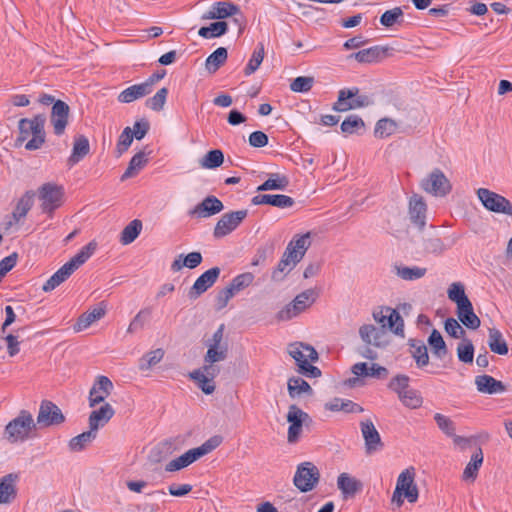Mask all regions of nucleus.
<instances>
[{
  "mask_svg": "<svg viewBox=\"0 0 512 512\" xmlns=\"http://www.w3.org/2000/svg\"><path fill=\"white\" fill-rule=\"evenodd\" d=\"M189 378L192 379L197 384L198 388L207 395L212 394L216 389L213 380L196 369L189 373Z\"/></svg>",
  "mask_w": 512,
  "mask_h": 512,
  "instance_id": "nucleus-51",
  "label": "nucleus"
},
{
  "mask_svg": "<svg viewBox=\"0 0 512 512\" xmlns=\"http://www.w3.org/2000/svg\"><path fill=\"white\" fill-rule=\"evenodd\" d=\"M18 479L19 476L15 473H9L0 479V504L7 505L16 499Z\"/></svg>",
  "mask_w": 512,
  "mask_h": 512,
  "instance_id": "nucleus-21",
  "label": "nucleus"
},
{
  "mask_svg": "<svg viewBox=\"0 0 512 512\" xmlns=\"http://www.w3.org/2000/svg\"><path fill=\"white\" fill-rule=\"evenodd\" d=\"M246 209L225 213L221 216L214 227L215 238H222L233 232L247 217Z\"/></svg>",
  "mask_w": 512,
  "mask_h": 512,
  "instance_id": "nucleus-8",
  "label": "nucleus"
},
{
  "mask_svg": "<svg viewBox=\"0 0 512 512\" xmlns=\"http://www.w3.org/2000/svg\"><path fill=\"white\" fill-rule=\"evenodd\" d=\"M483 451L479 447L475 453L472 454L470 461L466 465L462 478L463 480H472L474 481L478 476V471L483 463Z\"/></svg>",
  "mask_w": 512,
  "mask_h": 512,
  "instance_id": "nucleus-39",
  "label": "nucleus"
},
{
  "mask_svg": "<svg viewBox=\"0 0 512 512\" xmlns=\"http://www.w3.org/2000/svg\"><path fill=\"white\" fill-rule=\"evenodd\" d=\"M148 86L143 83L132 85L124 89L118 96V101L121 103H131L137 99L143 98L150 94Z\"/></svg>",
  "mask_w": 512,
  "mask_h": 512,
  "instance_id": "nucleus-35",
  "label": "nucleus"
},
{
  "mask_svg": "<svg viewBox=\"0 0 512 512\" xmlns=\"http://www.w3.org/2000/svg\"><path fill=\"white\" fill-rule=\"evenodd\" d=\"M112 390V381L106 376H98L89 392V406L95 407L102 403L111 394Z\"/></svg>",
  "mask_w": 512,
  "mask_h": 512,
  "instance_id": "nucleus-17",
  "label": "nucleus"
},
{
  "mask_svg": "<svg viewBox=\"0 0 512 512\" xmlns=\"http://www.w3.org/2000/svg\"><path fill=\"white\" fill-rule=\"evenodd\" d=\"M386 326H388L396 335L403 336L404 334V321L400 314L390 307H385Z\"/></svg>",
  "mask_w": 512,
  "mask_h": 512,
  "instance_id": "nucleus-49",
  "label": "nucleus"
},
{
  "mask_svg": "<svg viewBox=\"0 0 512 512\" xmlns=\"http://www.w3.org/2000/svg\"><path fill=\"white\" fill-rule=\"evenodd\" d=\"M133 142V132L132 128L126 127L122 133L120 134L116 148H115V156L120 157L122 156L130 147V145Z\"/></svg>",
  "mask_w": 512,
  "mask_h": 512,
  "instance_id": "nucleus-58",
  "label": "nucleus"
},
{
  "mask_svg": "<svg viewBox=\"0 0 512 512\" xmlns=\"http://www.w3.org/2000/svg\"><path fill=\"white\" fill-rule=\"evenodd\" d=\"M202 261V254L197 251L191 252L187 255L180 254L171 263V270L173 272H179L184 267L194 269L197 266H199L202 263Z\"/></svg>",
  "mask_w": 512,
  "mask_h": 512,
  "instance_id": "nucleus-28",
  "label": "nucleus"
},
{
  "mask_svg": "<svg viewBox=\"0 0 512 512\" xmlns=\"http://www.w3.org/2000/svg\"><path fill=\"white\" fill-rule=\"evenodd\" d=\"M264 53V45L262 43H258L247 66L244 69V74L246 76L253 74L259 68L264 59Z\"/></svg>",
  "mask_w": 512,
  "mask_h": 512,
  "instance_id": "nucleus-53",
  "label": "nucleus"
},
{
  "mask_svg": "<svg viewBox=\"0 0 512 512\" xmlns=\"http://www.w3.org/2000/svg\"><path fill=\"white\" fill-rule=\"evenodd\" d=\"M396 270H397V273H396L397 276H399L400 278H402L403 280H406V281H413V280L420 279L427 272L426 268H422V267H418V266H414V267L401 266V267H396Z\"/></svg>",
  "mask_w": 512,
  "mask_h": 512,
  "instance_id": "nucleus-55",
  "label": "nucleus"
},
{
  "mask_svg": "<svg viewBox=\"0 0 512 512\" xmlns=\"http://www.w3.org/2000/svg\"><path fill=\"white\" fill-rule=\"evenodd\" d=\"M97 437V432L89 428L73 438L70 439L68 447L72 452H80L84 450L89 444H91Z\"/></svg>",
  "mask_w": 512,
  "mask_h": 512,
  "instance_id": "nucleus-40",
  "label": "nucleus"
},
{
  "mask_svg": "<svg viewBox=\"0 0 512 512\" xmlns=\"http://www.w3.org/2000/svg\"><path fill=\"white\" fill-rule=\"evenodd\" d=\"M64 421L65 417L57 405L48 400L42 401L37 416V423L39 425L48 427L59 425Z\"/></svg>",
  "mask_w": 512,
  "mask_h": 512,
  "instance_id": "nucleus-12",
  "label": "nucleus"
},
{
  "mask_svg": "<svg viewBox=\"0 0 512 512\" xmlns=\"http://www.w3.org/2000/svg\"><path fill=\"white\" fill-rule=\"evenodd\" d=\"M34 427L31 413L27 410H21L19 415L6 425L4 438L10 443L25 441Z\"/></svg>",
  "mask_w": 512,
  "mask_h": 512,
  "instance_id": "nucleus-2",
  "label": "nucleus"
},
{
  "mask_svg": "<svg viewBox=\"0 0 512 512\" xmlns=\"http://www.w3.org/2000/svg\"><path fill=\"white\" fill-rule=\"evenodd\" d=\"M168 89L163 87L156 94L146 100V106L153 111H161L166 103Z\"/></svg>",
  "mask_w": 512,
  "mask_h": 512,
  "instance_id": "nucleus-61",
  "label": "nucleus"
},
{
  "mask_svg": "<svg viewBox=\"0 0 512 512\" xmlns=\"http://www.w3.org/2000/svg\"><path fill=\"white\" fill-rule=\"evenodd\" d=\"M410 353L418 368H423L429 363L428 350L425 343L419 339H409Z\"/></svg>",
  "mask_w": 512,
  "mask_h": 512,
  "instance_id": "nucleus-32",
  "label": "nucleus"
},
{
  "mask_svg": "<svg viewBox=\"0 0 512 512\" xmlns=\"http://www.w3.org/2000/svg\"><path fill=\"white\" fill-rule=\"evenodd\" d=\"M374 104L371 96L360 94L357 87L341 89L338 92V99L333 104L332 109L337 112H346L353 109L368 107Z\"/></svg>",
  "mask_w": 512,
  "mask_h": 512,
  "instance_id": "nucleus-3",
  "label": "nucleus"
},
{
  "mask_svg": "<svg viewBox=\"0 0 512 512\" xmlns=\"http://www.w3.org/2000/svg\"><path fill=\"white\" fill-rule=\"evenodd\" d=\"M213 5L218 20L237 15L239 12V7L230 2H216Z\"/></svg>",
  "mask_w": 512,
  "mask_h": 512,
  "instance_id": "nucleus-60",
  "label": "nucleus"
},
{
  "mask_svg": "<svg viewBox=\"0 0 512 512\" xmlns=\"http://www.w3.org/2000/svg\"><path fill=\"white\" fill-rule=\"evenodd\" d=\"M73 271L70 269V265L66 263L60 267L43 285L42 289L45 292L53 291L56 287L66 281Z\"/></svg>",
  "mask_w": 512,
  "mask_h": 512,
  "instance_id": "nucleus-38",
  "label": "nucleus"
},
{
  "mask_svg": "<svg viewBox=\"0 0 512 512\" xmlns=\"http://www.w3.org/2000/svg\"><path fill=\"white\" fill-rule=\"evenodd\" d=\"M428 344L435 357L443 359L448 354V349L442 335L437 329H433L428 337Z\"/></svg>",
  "mask_w": 512,
  "mask_h": 512,
  "instance_id": "nucleus-42",
  "label": "nucleus"
},
{
  "mask_svg": "<svg viewBox=\"0 0 512 512\" xmlns=\"http://www.w3.org/2000/svg\"><path fill=\"white\" fill-rule=\"evenodd\" d=\"M221 270L219 267H213L201 274L188 291V298L196 300L209 288H211L219 278Z\"/></svg>",
  "mask_w": 512,
  "mask_h": 512,
  "instance_id": "nucleus-11",
  "label": "nucleus"
},
{
  "mask_svg": "<svg viewBox=\"0 0 512 512\" xmlns=\"http://www.w3.org/2000/svg\"><path fill=\"white\" fill-rule=\"evenodd\" d=\"M320 473L311 462H303L297 466L293 483L301 492H309L318 484Z\"/></svg>",
  "mask_w": 512,
  "mask_h": 512,
  "instance_id": "nucleus-7",
  "label": "nucleus"
},
{
  "mask_svg": "<svg viewBox=\"0 0 512 512\" xmlns=\"http://www.w3.org/2000/svg\"><path fill=\"white\" fill-rule=\"evenodd\" d=\"M337 486L341 490L344 498L353 497L362 489L361 481L352 477L348 473H341L338 476Z\"/></svg>",
  "mask_w": 512,
  "mask_h": 512,
  "instance_id": "nucleus-29",
  "label": "nucleus"
},
{
  "mask_svg": "<svg viewBox=\"0 0 512 512\" xmlns=\"http://www.w3.org/2000/svg\"><path fill=\"white\" fill-rule=\"evenodd\" d=\"M295 265L292 251L286 248L276 269L272 272V279L274 281L283 280L284 276L289 273Z\"/></svg>",
  "mask_w": 512,
  "mask_h": 512,
  "instance_id": "nucleus-36",
  "label": "nucleus"
},
{
  "mask_svg": "<svg viewBox=\"0 0 512 512\" xmlns=\"http://www.w3.org/2000/svg\"><path fill=\"white\" fill-rule=\"evenodd\" d=\"M420 186L425 192L436 197H445L452 190L449 179L439 168L433 169L426 178L422 179Z\"/></svg>",
  "mask_w": 512,
  "mask_h": 512,
  "instance_id": "nucleus-5",
  "label": "nucleus"
},
{
  "mask_svg": "<svg viewBox=\"0 0 512 512\" xmlns=\"http://www.w3.org/2000/svg\"><path fill=\"white\" fill-rule=\"evenodd\" d=\"M228 52L224 47L217 48L213 53H211L206 59V69L210 73H215L227 60Z\"/></svg>",
  "mask_w": 512,
  "mask_h": 512,
  "instance_id": "nucleus-45",
  "label": "nucleus"
},
{
  "mask_svg": "<svg viewBox=\"0 0 512 512\" xmlns=\"http://www.w3.org/2000/svg\"><path fill=\"white\" fill-rule=\"evenodd\" d=\"M288 393L291 398H295L303 393L312 395L313 390L309 383L300 377H291L288 380Z\"/></svg>",
  "mask_w": 512,
  "mask_h": 512,
  "instance_id": "nucleus-46",
  "label": "nucleus"
},
{
  "mask_svg": "<svg viewBox=\"0 0 512 512\" xmlns=\"http://www.w3.org/2000/svg\"><path fill=\"white\" fill-rule=\"evenodd\" d=\"M63 188L54 183H45L39 188V198L44 212H52L61 205Z\"/></svg>",
  "mask_w": 512,
  "mask_h": 512,
  "instance_id": "nucleus-10",
  "label": "nucleus"
},
{
  "mask_svg": "<svg viewBox=\"0 0 512 512\" xmlns=\"http://www.w3.org/2000/svg\"><path fill=\"white\" fill-rule=\"evenodd\" d=\"M142 230V222L138 219L132 220L121 232L120 242L123 245L132 243Z\"/></svg>",
  "mask_w": 512,
  "mask_h": 512,
  "instance_id": "nucleus-48",
  "label": "nucleus"
},
{
  "mask_svg": "<svg viewBox=\"0 0 512 512\" xmlns=\"http://www.w3.org/2000/svg\"><path fill=\"white\" fill-rule=\"evenodd\" d=\"M289 185V179L286 175L279 173H272L270 177L257 187V191L269 190H285Z\"/></svg>",
  "mask_w": 512,
  "mask_h": 512,
  "instance_id": "nucleus-41",
  "label": "nucleus"
},
{
  "mask_svg": "<svg viewBox=\"0 0 512 512\" xmlns=\"http://www.w3.org/2000/svg\"><path fill=\"white\" fill-rule=\"evenodd\" d=\"M457 316L461 323L468 329L475 330L479 328L481 321L474 313L471 301H468L457 307Z\"/></svg>",
  "mask_w": 512,
  "mask_h": 512,
  "instance_id": "nucleus-27",
  "label": "nucleus"
},
{
  "mask_svg": "<svg viewBox=\"0 0 512 512\" xmlns=\"http://www.w3.org/2000/svg\"><path fill=\"white\" fill-rule=\"evenodd\" d=\"M46 116L37 114L33 117V126L30 131L32 138L25 144V149L29 151L38 150L45 142V126Z\"/></svg>",
  "mask_w": 512,
  "mask_h": 512,
  "instance_id": "nucleus-19",
  "label": "nucleus"
},
{
  "mask_svg": "<svg viewBox=\"0 0 512 512\" xmlns=\"http://www.w3.org/2000/svg\"><path fill=\"white\" fill-rule=\"evenodd\" d=\"M351 372L355 376L373 377V378H386L388 375L387 368L373 363L370 367L365 362H359L351 367Z\"/></svg>",
  "mask_w": 512,
  "mask_h": 512,
  "instance_id": "nucleus-26",
  "label": "nucleus"
},
{
  "mask_svg": "<svg viewBox=\"0 0 512 512\" xmlns=\"http://www.w3.org/2000/svg\"><path fill=\"white\" fill-rule=\"evenodd\" d=\"M106 314V305L100 302L98 306L94 307L91 311H87L79 316L73 328L75 332H80L87 329L97 320H100Z\"/></svg>",
  "mask_w": 512,
  "mask_h": 512,
  "instance_id": "nucleus-23",
  "label": "nucleus"
},
{
  "mask_svg": "<svg viewBox=\"0 0 512 512\" xmlns=\"http://www.w3.org/2000/svg\"><path fill=\"white\" fill-rule=\"evenodd\" d=\"M427 205L422 196L414 194L409 200L410 221L419 229L426 224Z\"/></svg>",
  "mask_w": 512,
  "mask_h": 512,
  "instance_id": "nucleus-20",
  "label": "nucleus"
},
{
  "mask_svg": "<svg viewBox=\"0 0 512 512\" xmlns=\"http://www.w3.org/2000/svg\"><path fill=\"white\" fill-rule=\"evenodd\" d=\"M398 128L396 121L391 118H381L377 121L374 135L377 138H387L394 134Z\"/></svg>",
  "mask_w": 512,
  "mask_h": 512,
  "instance_id": "nucleus-47",
  "label": "nucleus"
},
{
  "mask_svg": "<svg viewBox=\"0 0 512 512\" xmlns=\"http://www.w3.org/2000/svg\"><path fill=\"white\" fill-rule=\"evenodd\" d=\"M97 243L95 241L89 242L87 245L81 248V250L73 256L68 262L67 265H70V269L74 272L80 266H82L96 251Z\"/></svg>",
  "mask_w": 512,
  "mask_h": 512,
  "instance_id": "nucleus-37",
  "label": "nucleus"
},
{
  "mask_svg": "<svg viewBox=\"0 0 512 512\" xmlns=\"http://www.w3.org/2000/svg\"><path fill=\"white\" fill-rule=\"evenodd\" d=\"M403 18V10L400 7L385 11L380 17V23L385 27H392L400 23Z\"/></svg>",
  "mask_w": 512,
  "mask_h": 512,
  "instance_id": "nucleus-63",
  "label": "nucleus"
},
{
  "mask_svg": "<svg viewBox=\"0 0 512 512\" xmlns=\"http://www.w3.org/2000/svg\"><path fill=\"white\" fill-rule=\"evenodd\" d=\"M475 385L480 393L484 394H498L506 391V386L503 382L495 379L490 375H479L475 377Z\"/></svg>",
  "mask_w": 512,
  "mask_h": 512,
  "instance_id": "nucleus-25",
  "label": "nucleus"
},
{
  "mask_svg": "<svg viewBox=\"0 0 512 512\" xmlns=\"http://www.w3.org/2000/svg\"><path fill=\"white\" fill-rule=\"evenodd\" d=\"M360 428L365 442L366 453L370 455L376 451L381 450L383 443L374 423L370 419L361 421Z\"/></svg>",
  "mask_w": 512,
  "mask_h": 512,
  "instance_id": "nucleus-15",
  "label": "nucleus"
},
{
  "mask_svg": "<svg viewBox=\"0 0 512 512\" xmlns=\"http://www.w3.org/2000/svg\"><path fill=\"white\" fill-rule=\"evenodd\" d=\"M164 357V350L161 348L155 349L143 355L139 360V369L142 371L149 370L151 367L158 364Z\"/></svg>",
  "mask_w": 512,
  "mask_h": 512,
  "instance_id": "nucleus-52",
  "label": "nucleus"
},
{
  "mask_svg": "<svg viewBox=\"0 0 512 512\" xmlns=\"http://www.w3.org/2000/svg\"><path fill=\"white\" fill-rule=\"evenodd\" d=\"M316 299V293L312 289L305 290L304 292L298 294L295 299L282 308L276 315V318L279 321H288L296 316H298L301 312H303L307 307L312 305Z\"/></svg>",
  "mask_w": 512,
  "mask_h": 512,
  "instance_id": "nucleus-6",
  "label": "nucleus"
},
{
  "mask_svg": "<svg viewBox=\"0 0 512 512\" xmlns=\"http://www.w3.org/2000/svg\"><path fill=\"white\" fill-rule=\"evenodd\" d=\"M288 354L295 360L299 370L307 362H316L318 360V353L314 347L302 342L290 344L288 346Z\"/></svg>",
  "mask_w": 512,
  "mask_h": 512,
  "instance_id": "nucleus-16",
  "label": "nucleus"
},
{
  "mask_svg": "<svg viewBox=\"0 0 512 512\" xmlns=\"http://www.w3.org/2000/svg\"><path fill=\"white\" fill-rule=\"evenodd\" d=\"M476 193L488 211L512 217V203L507 198L487 188H479Z\"/></svg>",
  "mask_w": 512,
  "mask_h": 512,
  "instance_id": "nucleus-4",
  "label": "nucleus"
},
{
  "mask_svg": "<svg viewBox=\"0 0 512 512\" xmlns=\"http://www.w3.org/2000/svg\"><path fill=\"white\" fill-rule=\"evenodd\" d=\"M224 162V154L219 149L208 151L200 160L202 168L215 169L220 167Z\"/></svg>",
  "mask_w": 512,
  "mask_h": 512,
  "instance_id": "nucleus-50",
  "label": "nucleus"
},
{
  "mask_svg": "<svg viewBox=\"0 0 512 512\" xmlns=\"http://www.w3.org/2000/svg\"><path fill=\"white\" fill-rule=\"evenodd\" d=\"M228 356V346H207L204 363H217L224 361Z\"/></svg>",
  "mask_w": 512,
  "mask_h": 512,
  "instance_id": "nucleus-54",
  "label": "nucleus"
},
{
  "mask_svg": "<svg viewBox=\"0 0 512 512\" xmlns=\"http://www.w3.org/2000/svg\"><path fill=\"white\" fill-rule=\"evenodd\" d=\"M402 404L410 409H417L423 403V398L417 390L409 389L398 397Z\"/></svg>",
  "mask_w": 512,
  "mask_h": 512,
  "instance_id": "nucleus-59",
  "label": "nucleus"
},
{
  "mask_svg": "<svg viewBox=\"0 0 512 512\" xmlns=\"http://www.w3.org/2000/svg\"><path fill=\"white\" fill-rule=\"evenodd\" d=\"M388 50V47L377 45L366 49H362L356 53H352L348 56V58H353L359 63L370 64L378 62L382 58H384Z\"/></svg>",
  "mask_w": 512,
  "mask_h": 512,
  "instance_id": "nucleus-24",
  "label": "nucleus"
},
{
  "mask_svg": "<svg viewBox=\"0 0 512 512\" xmlns=\"http://www.w3.org/2000/svg\"><path fill=\"white\" fill-rule=\"evenodd\" d=\"M228 31V23L225 21H217L211 23L209 26L201 27L198 35L205 39L217 38L226 34Z\"/></svg>",
  "mask_w": 512,
  "mask_h": 512,
  "instance_id": "nucleus-43",
  "label": "nucleus"
},
{
  "mask_svg": "<svg viewBox=\"0 0 512 512\" xmlns=\"http://www.w3.org/2000/svg\"><path fill=\"white\" fill-rule=\"evenodd\" d=\"M70 107L62 100H56L52 106L50 121L57 136H61L65 132L68 124Z\"/></svg>",
  "mask_w": 512,
  "mask_h": 512,
  "instance_id": "nucleus-14",
  "label": "nucleus"
},
{
  "mask_svg": "<svg viewBox=\"0 0 512 512\" xmlns=\"http://www.w3.org/2000/svg\"><path fill=\"white\" fill-rule=\"evenodd\" d=\"M33 194L27 192L17 203L15 210L13 211V218L16 222L24 218L33 204Z\"/></svg>",
  "mask_w": 512,
  "mask_h": 512,
  "instance_id": "nucleus-57",
  "label": "nucleus"
},
{
  "mask_svg": "<svg viewBox=\"0 0 512 512\" xmlns=\"http://www.w3.org/2000/svg\"><path fill=\"white\" fill-rule=\"evenodd\" d=\"M115 410L109 403H105L99 409L93 410L89 415V428L97 432L104 427L114 416Z\"/></svg>",
  "mask_w": 512,
  "mask_h": 512,
  "instance_id": "nucleus-22",
  "label": "nucleus"
},
{
  "mask_svg": "<svg viewBox=\"0 0 512 512\" xmlns=\"http://www.w3.org/2000/svg\"><path fill=\"white\" fill-rule=\"evenodd\" d=\"M224 209L223 203L215 196H207L197 204L189 214L198 218H208L212 215L220 213Z\"/></svg>",
  "mask_w": 512,
  "mask_h": 512,
  "instance_id": "nucleus-18",
  "label": "nucleus"
},
{
  "mask_svg": "<svg viewBox=\"0 0 512 512\" xmlns=\"http://www.w3.org/2000/svg\"><path fill=\"white\" fill-rule=\"evenodd\" d=\"M488 347L489 349L498 355H507L508 354V345L505 341L502 332L495 328L488 329Z\"/></svg>",
  "mask_w": 512,
  "mask_h": 512,
  "instance_id": "nucleus-31",
  "label": "nucleus"
},
{
  "mask_svg": "<svg viewBox=\"0 0 512 512\" xmlns=\"http://www.w3.org/2000/svg\"><path fill=\"white\" fill-rule=\"evenodd\" d=\"M287 421L290 423L287 440L289 443H295L301 434L303 424L310 422L311 417L293 404L289 406Z\"/></svg>",
  "mask_w": 512,
  "mask_h": 512,
  "instance_id": "nucleus-9",
  "label": "nucleus"
},
{
  "mask_svg": "<svg viewBox=\"0 0 512 512\" xmlns=\"http://www.w3.org/2000/svg\"><path fill=\"white\" fill-rule=\"evenodd\" d=\"M148 160L143 151L136 153L130 160L127 169L121 176V180L124 181L128 178L135 176L144 166Z\"/></svg>",
  "mask_w": 512,
  "mask_h": 512,
  "instance_id": "nucleus-44",
  "label": "nucleus"
},
{
  "mask_svg": "<svg viewBox=\"0 0 512 512\" xmlns=\"http://www.w3.org/2000/svg\"><path fill=\"white\" fill-rule=\"evenodd\" d=\"M200 455L197 452L196 448H192L188 451H186L181 456L177 457L176 459L171 460L168 462L165 466V470L167 472H174L178 471L180 469H183L190 464L194 463L198 459H200Z\"/></svg>",
  "mask_w": 512,
  "mask_h": 512,
  "instance_id": "nucleus-33",
  "label": "nucleus"
},
{
  "mask_svg": "<svg viewBox=\"0 0 512 512\" xmlns=\"http://www.w3.org/2000/svg\"><path fill=\"white\" fill-rule=\"evenodd\" d=\"M358 333L361 341L365 344L360 354L366 359H377L378 355L372 348H384L388 345L387 333L383 328L373 324H363L359 327Z\"/></svg>",
  "mask_w": 512,
  "mask_h": 512,
  "instance_id": "nucleus-1",
  "label": "nucleus"
},
{
  "mask_svg": "<svg viewBox=\"0 0 512 512\" xmlns=\"http://www.w3.org/2000/svg\"><path fill=\"white\" fill-rule=\"evenodd\" d=\"M90 152V144L86 136L79 135L75 138L73 149L70 157L68 158V165L74 166L80 162Z\"/></svg>",
  "mask_w": 512,
  "mask_h": 512,
  "instance_id": "nucleus-30",
  "label": "nucleus"
},
{
  "mask_svg": "<svg viewBox=\"0 0 512 512\" xmlns=\"http://www.w3.org/2000/svg\"><path fill=\"white\" fill-rule=\"evenodd\" d=\"M448 298L455 302L457 307L470 301L465 294V288L462 283L454 282L450 285L447 291Z\"/></svg>",
  "mask_w": 512,
  "mask_h": 512,
  "instance_id": "nucleus-56",
  "label": "nucleus"
},
{
  "mask_svg": "<svg viewBox=\"0 0 512 512\" xmlns=\"http://www.w3.org/2000/svg\"><path fill=\"white\" fill-rule=\"evenodd\" d=\"M310 245V233L301 235L288 243L286 248L292 251V254L294 256V264H297L302 260Z\"/></svg>",
  "mask_w": 512,
  "mask_h": 512,
  "instance_id": "nucleus-34",
  "label": "nucleus"
},
{
  "mask_svg": "<svg viewBox=\"0 0 512 512\" xmlns=\"http://www.w3.org/2000/svg\"><path fill=\"white\" fill-rule=\"evenodd\" d=\"M409 381L410 378L407 375L397 374L390 380L388 388L395 392L398 395V397H400V395H402L403 392L409 390Z\"/></svg>",
  "mask_w": 512,
  "mask_h": 512,
  "instance_id": "nucleus-62",
  "label": "nucleus"
},
{
  "mask_svg": "<svg viewBox=\"0 0 512 512\" xmlns=\"http://www.w3.org/2000/svg\"><path fill=\"white\" fill-rule=\"evenodd\" d=\"M457 356L459 361L463 363H472L474 358V346L468 339H464L463 342L457 346Z\"/></svg>",
  "mask_w": 512,
  "mask_h": 512,
  "instance_id": "nucleus-64",
  "label": "nucleus"
},
{
  "mask_svg": "<svg viewBox=\"0 0 512 512\" xmlns=\"http://www.w3.org/2000/svg\"><path fill=\"white\" fill-rule=\"evenodd\" d=\"M414 477V468H408L399 474L396 483L397 494L403 492L410 503H415L418 499V488L414 483Z\"/></svg>",
  "mask_w": 512,
  "mask_h": 512,
  "instance_id": "nucleus-13",
  "label": "nucleus"
}]
</instances>
